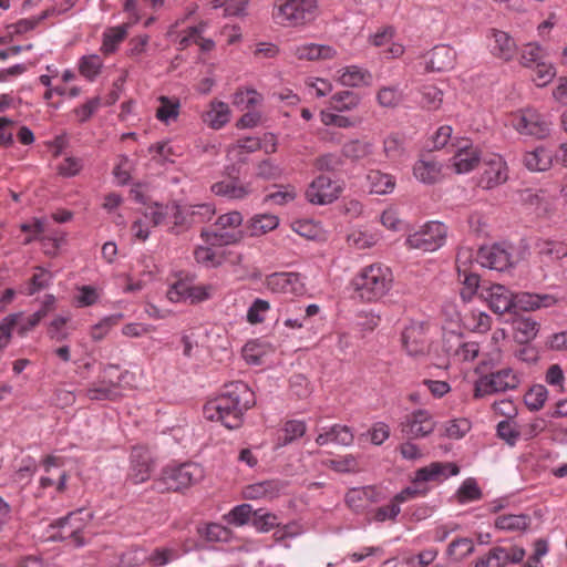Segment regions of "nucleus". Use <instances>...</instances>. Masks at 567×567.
<instances>
[{
	"label": "nucleus",
	"mask_w": 567,
	"mask_h": 567,
	"mask_svg": "<svg viewBox=\"0 0 567 567\" xmlns=\"http://www.w3.org/2000/svg\"><path fill=\"white\" fill-rule=\"evenodd\" d=\"M256 403L255 393L243 381L225 384L221 393L204 405V413L212 421H220L227 429L241 426L244 414Z\"/></svg>",
	"instance_id": "obj_1"
},
{
	"label": "nucleus",
	"mask_w": 567,
	"mask_h": 567,
	"mask_svg": "<svg viewBox=\"0 0 567 567\" xmlns=\"http://www.w3.org/2000/svg\"><path fill=\"white\" fill-rule=\"evenodd\" d=\"M393 275L389 267L372 264L363 267L352 279L351 285L357 296L367 302L378 301L392 287Z\"/></svg>",
	"instance_id": "obj_2"
},
{
	"label": "nucleus",
	"mask_w": 567,
	"mask_h": 567,
	"mask_svg": "<svg viewBox=\"0 0 567 567\" xmlns=\"http://www.w3.org/2000/svg\"><path fill=\"white\" fill-rule=\"evenodd\" d=\"M205 476L204 468L194 462L166 466L161 477L155 481L154 488L161 493L181 492L199 483Z\"/></svg>",
	"instance_id": "obj_3"
},
{
	"label": "nucleus",
	"mask_w": 567,
	"mask_h": 567,
	"mask_svg": "<svg viewBox=\"0 0 567 567\" xmlns=\"http://www.w3.org/2000/svg\"><path fill=\"white\" fill-rule=\"evenodd\" d=\"M91 519L92 514L83 508L72 512L50 524V538L54 542L71 539L76 547H81L85 544L82 533Z\"/></svg>",
	"instance_id": "obj_4"
},
{
	"label": "nucleus",
	"mask_w": 567,
	"mask_h": 567,
	"mask_svg": "<svg viewBox=\"0 0 567 567\" xmlns=\"http://www.w3.org/2000/svg\"><path fill=\"white\" fill-rule=\"evenodd\" d=\"M317 11V0H287L278 7L274 18L284 27H301L311 23Z\"/></svg>",
	"instance_id": "obj_5"
},
{
	"label": "nucleus",
	"mask_w": 567,
	"mask_h": 567,
	"mask_svg": "<svg viewBox=\"0 0 567 567\" xmlns=\"http://www.w3.org/2000/svg\"><path fill=\"white\" fill-rule=\"evenodd\" d=\"M447 227L441 221H429L421 229L408 236L405 244L411 249L435 251L446 240Z\"/></svg>",
	"instance_id": "obj_6"
},
{
	"label": "nucleus",
	"mask_w": 567,
	"mask_h": 567,
	"mask_svg": "<svg viewBox=\"0 0 567 567\" xmlns=\"http://www.w3.org/2000/svg\"><path fill=\"white\" fill-rule=\"evenodd\" d=\"M436 427V421L429 410L417 409L408 413L399 423L404 439L417 440L429 436Z\"/></svg>",
	"instance_id": "obj_7"
},
{
	"label": "nucleus",
	"mask_w": 567,
	"mask_h": 567,
	"mask_svg": "<svg viewBox=\"0 0 567 567\" xmlns=\"http://www.w3.org/2000/svg\"><path fill=\"white\" fill-rule=\"evenodd\" d=\"M519 380L512 369H502L480 378L475 383L474 398L480 399L496 392L514 390Z\"/></svg>",
	"instance_id": "obj_8"
},
{
	"label": "nucleus",
	"mask_w": 567,
	"mask_h": 567,
	"mask_svg": "<svg viewBox=\"0 0 567 567\" xmlns=\"http://www.w3.org/2000/svg\"><path fill=\"white\" fill-rule=\"evenodd\" d=\"M226 178L216 182L210 189L216 196L228 199L241 200L247 198L252 188L249 183H241L239 179L240 171L235 164L225 167Z\"/></svg>",
	"instance_id": "obj_9"
},
{
	"label": "nucleus",
	"mask_w": 567,
	"mask_h": 567,
	"mask_svg": "<svg viewBox=\"0 0 567 567\" xmlns=\"http://www.w3.org/2000/svg\"><path fill=\"white\" fill-rule=\"evenodd\" d=\"M483 172L478 179V186L483 189H493L504 184L507 178V165L502 156L489 154L482 158Z\"/></svg>",
	"instance_id": "obj_10"
},
{
	"label": "nucleus",
	"mask_w": 567,
	"mask_h": 567,
	"mask_svg": "<svg viewBox=\"0 0 567 567\" xmlns=\"http://www.w3.org/2000/svg\"><path fill=\"white\" fill-rule=\"evenodd\" d=\"M342 188L330 177L319 175L306 190V198L313 205H328L338 199Z\"/></svg>",
	"instance_id": "obj_11"
},
{
	"label": "nucleus",
	"mask_w": 567,
	"mask_h": 567,
	"mask_svg": "<svg viewBox=\"0 0 567 567\" xmlns=\"http://www.w3.org/2000/svg\"><path fill=\"white\" fill-rule=\"evenodd\" d=\"M551 123L537 111L527 109L514 120V127L523 135L545 138L550 133Z\"/></svg>",
	"instance_id": "obj_12"
},
{
	"label": "nucleus",
	"mask_w": 567,
	"mask_h": 567,
	"mask_svg": "<svg viewBox=\"0 0 567 567\" xmlns=\"http://www.w3.org/2000/svg\"><path fill=\"white\" fill-rule=\"evenodd\" d=\"M153 461L147 450L134 447L130 455L127 481L132 484L146 482L153 472Z\"/></svg>",
	"instance_id": "obj_13"
},
{
	"label": "nucleus",
	"mask_w": 567,
	"mask_h": 567,
	"mask_svg": "<svg viewBox=\"0 0 567 567\" xmlns=\"http://www.w3.org/2000/svg\"><path fill=\"white\" fill-rule=\"evenodd\" d=\"M477 261L486 268L503 271L513 265L511 252L502 245L481 247L477 251Z\"/></svg>",
	"instance_id": "obj_14"
},
{
	"label": "nucleus",
	"mask_w": 567,
	"mask_h": 567,
	"mask_svg": "<svg viewBox=\"0 0 567 567\" xmlns=\"http://www.w3.org/2000/svg\"><path fill=\"white\" fill-rule=\"evenodd\" d=\"M402 343L409 355L425 354L427 349L425 324L413 321L406 326L402 332Z\"/></svg>",
	"instance_id": "obj_15"
},
{
	"label": "nucleus",
	"mask_w": 567,
	"mask_h": 567,
	"mask_svg": "<svg viewBox=\"0 0 567 567\" xmlns=\"http://www.w3.org/2000/svg\"><path fill=\"white\" fill-rule=\"evenodd\" d=\"M460 468L454 463L433 462L427 466L421 467L415 472V484L426 482H442L450 476L457 475Z\"/></svg>",
	"instance_id": "obj_16"
},
{
	"label": "nucleus",
	"mask_w": 567,
	"mask_h": 567,
	"mask_svg": "<svg viewBox=\"0 0 567 567\" xmlns=\"http://www.w3.org/2000/svg\"><path fill=\"white\" fill-rule=\"evenodd\" d=\"M346 504L355 513H363L371 504L381 501V493L373 486L354 487L347 492Z\"/></svg>",
	"instance_id": "obj_17"
},
{
	"label": "nucleus",
	"mask_w": 567,
	"mask_h": 567,
	"mask_svg": "<svg viewBox=\"0 0 567 567\" xmlns=\"http://www.w3.org/2000/svg\"><path fill=\"white\" fill-rule=\"evenodd\" d=\"M244 236L245 233L241 229L223 228L216 224L200 233V237L207 245L217 247L238 244Z\"/></svg>",
	"instance_id": "obj_18"
},
{
	"label": "nucleus",
	"mask_w": 567,
	"mask_h": 567,
	"mask_svg": "<svg viewBox=\"0 0 567 567\" xmlns=\"http://www.w3.org/2000/svg\"><path fill=\"white\" fill-rule=\"evenodd\" d=\"M489 48L491 52L494 56L503 60V61H511L516 52H517V44L516 41L509 35V33L492 29L489 31Z\"/></svg>",
	"instance_id": "obj_19"
},
{
	"label": "nucleus",
	"mask_w": 567,
	"mask_h": 567,
	"mask_svg": "<svg viewBox=\"0 0 567 567\" xmlns=\"http://www.w3.org/2000/svg\"><path fill=\"white\" fill-rule=\"evenodd\" d=\"M456 52L450 45L441 44L434 47L427 54L426 70L444 72L454 68Z\"/></svg>",
	"instance_id": "obj_20"
},
{
	"label": "nucleus",
	"mask_w": 567,
	"mask_h": 567,
	"mask_svg": "<svg viewBox=\"0 0 567 567\" xmlns=\"http://www.w3.org/2000/svg\"><path fill=\"white\" fill-rule=\"evenodd\" d=\"M514 293L509 291L505 286L503 285H493L489 288V292L487 296V300L489 303V308L495 313H505V312H512L513 311V300Z\"/></svg>",
	"instance_id": "obj_21"
},
{
	"label": "nucleus",
	"mask_w": 567,
	"mask_h": 567,
	"mask_svg": "<svg viewBox=\"0 0 567 567\" xmlns=\"http://www.w3.org/2000/svg\"><path fill=\"white\" fill-rule=\"evenodd\" d=\"M354 435L352 430L347 425L334 424L328 429H323L317 439L316 443L318 445H326L329 442H333L336 444L349 446L353 443Z\"/></svg>",
	"instance_id": "obj_22"
},
{
	"label": "nucleus",
	"mask_w": 567,
	"mask_h": 567,
	"mask_svg": "<svg viewBox=\"0 0 567 567\" xmlns=\"http://www.w3.org/2000/svg\"><path fill=\"white\" fill-rule=\"evenodd\" d=\"M536 251L540 262L549 265L567 256V245L557 240H538Z\"/></svg>",
	"instance_id": "obj_23"
},
{
	"label": "nucleus",
	"mask_w": 567,
	"mask_h": 567,
	"mask_svg": "<svg viewBox=\"0 0 567 567\" xmlns=\"http://www.w3.org/2000/svg\"><path fill=\"white\" fill-rule=\"evenodd\" d=\"M481 161L477 148L467 143L458 148L453 156V166L457 174H465L473 171Z\"/></svg>",
	"instance_id": "obj_24"
},
{
	"label": "nucleus",
	"mask_w": 567,
	"mask_h": 567,
	"mask_svg": "<svg viewBox=\"0 0 567 567\" xmlns=\"http://www.w3.org/2000/svg\"><path fill=\"white\" fill-rule=\"evenodd\" d=\"M442 166L431 155L419 159L413 167V174L424 184H434L440 179Z\"/></svg>",
	"instance_id": "obj_25"
},
{
	"label": "nucleus",
	"mask_w": 567,
	"mask_h": 567,
	"mask_svg": "<svg viewBox=\"0 0 567 567\" xmlns=\"http://www.w3.org/2000/svg\"><path fill=\"white\" fill-rule=\"evenodd\" d=\"M111 370H118V365L109 364L104 368V375L100 385L89 388L85 395L92 401L114 400L116 396V384L112 380L106 381V373Z\"/></svg>",
	"instance_id": "obj_26"
},
{
	"label": "nucleus",
	"mask_w": 567,
	"mask_h": 567,
	"mask_svg": "<svg viewBox=\"0 0 567 567\" xmlns=\"http://www.w3.org/2000/svg\"><path fill=\"white\" fill-rule=\"evenodd\" d=\"M515 339L518 343L525 344L534 340L539 331V323L530 317H517L513 321Z\"/></svg>",
	"instance_id": "obj_27"
},
{
	"label": "nucleus",
	"mask_w": 567,
	"mask_h": 567,
	"mask_svg": "<svg viewBox=\"0 0 567 567\" xmlns=\"http://www.w3.org/2000/svg\"><path fill=\"white\" fill-rule=\"evenodd\" d=\"M336 50L332 47L308 43L299 45L295 49V55L299 60H319L332 59L336 55Z\"/></svg>",
	"instance_id": "obj_28"
},
{
	"label": "nucleus",
	"mask_w": 567,
	"mask_h": 567,
	"mask_svg": "<svg viewBox=\"0 0 567 567\" xmlns=\"http://www.w3.org/2000/svg\"><path fill=\"white\" fill-rule=\"evenodd\" d=\"M168 220L172 224L169 231L176 235L193 226L187 205L171 204Z\"/></svg>",
	"instance_id": "obj_29"
},
{
	"label": "nucleus",
	"mask_w": 567,
	"mask_h": 567,
	"mask_svg": "<svg viewBox=\"0 0 567 567\" xmlns=\"http://www.w3.org/2000/svg\"><path fill=\"white\" fill-rule=\"evenodd\" d=\"M307 431L306 423L299 420L287 421L278 434L276 440V447H284L291 444L293 441L302 437Z\"/></svg>",
	"instance_id": "obj_30"
},
{
	"label": "nucleus",
	"mask_w": 567,
	"mask_h": 567,
	"mask_svg": "<svg viewBox=\"0 0 567 567\" xmlns=\"http://www.w3.org/2000/svg\"><path fill=\"white\" fill-rule=\"evenodd\" d=\"M374 146L372 143L360 140H352L343 144L342 156L352 161L359 162L368 158L373 154Z\"/></svg>",
	"instance_id": "obj_31"
},
{
	"label": "nucleus",
	"mask_w": 567,
	"mask_h": 567,
	"mask_svg": "<svg viewBox=\"0 0 567 567\" xmlns=\"http://www.w3.org/2000/svg\"><path fill=\"white\" fill-rule=\"evenodd\" d=\"M340 82L346 86L352 87L370 85L372 82V74L357 65H351L341 70Z\"/></svg>",
	"instance_id": "obj_32"
},
{
	"label": "nucleus",
	"mask_w": 567,
	"mask_h": 567,
	"mask_svg": "<svg viewBox=\"0 0 567 567\" xmlns=\"http://www.w3.org/2000/svg\"><path fill=\"white\" fill-rule=\"evenodd\" d=\"M524 165L532 172H544L551 165V154L544 147H537L524 155Z\"/></svg>",
	"instance_id": "obj_33"
},
{
	"label": "nucleus",
	"mask_w": 567,
	"mask_h": 567,
	"mask_svg": "<svg viewBox=\"0 0 567 567\" xmlns=\"http://www.w3.org/2000/svg\"><path fill=\"white\" fill-rule=\"evenodd\" d=\"M279 225V218L276 215L262 214L254 216L247 225V229L251 237L264 235L274 230Z\"/></svg>",
	"instance_id": "obj_34"
},
{
	"label": "nucleus",
	"mask_w": 567,
	"mask_h": 567,
	"mask_svg": "<svg viewBox=\"0 0 567 567\" xmlns=\"http://www.w3.org/2000/svg\"><path fill=\"white\" fill-rule=\"evenodd\" d=\"M230 111L228 104L224 102H212L210 110L204 115V121L210 127L218 130L229 122Z\"/></svg>",
	"instance_id": "obj_35"
},
{
	"label": "nucleus",
	"mask_w": 567,
	"mask_h": 567,
	"mask_svg": "<svg viewBox=\"0 0 567 567\" xmlns=\"http://www.w3.org/2000/svg\"><path fill=\"white\" fill-rule=\"evenodd\" d=\"M530 524L529 516L525 514L501 515L495 519V527L501 530L517 532L526 530Z\"/></svg>",
	"instance_id": "obj_36"
},
{
	"label": "nucleus",
	"mask_w": 567,
	"mask_h": 567,
	"mask_svg": "<svg viewBox=\"0 0 567 567\" xmlns=\"http://www.w3.org/2000/svg\"><path fill=\"white\" fill-rule=\"evenodd\" d=\"M403 91L399 85L382 86L377 93V101L382 107L394 109L403 101Z\"/></svg>",
	"instance_id": "obj_37"
},
{
	"label": "nucleus",
	"mask_w": 567,
	"mask_h": 567,
	"mask_svg": "<svg viewBox=\"0 0 567 567\" xmlns=\"http://www.w3.org/2000/svg\"><path fill=\"white\" fill-rule=\"evenodd\" d=\"M360 100V96L352 91H340L331 96V107L337 112L351 111L359 105Z\"/></svg>",
	"instance_id": "obj_38"
},
{
	"label": "nucleus",
	"mask_w": 567,
	"mask_h": 567,
	"mask_svg": "<svg viewBox=\"0 0 567 567\" xmlns=\"http://www.w3.org/2000/svg\"><path fill=\"white\" fill-rule=\"evenodd\" d=\"M49 11H44L37 18L21 19L18 22L8 25L9 37L1 38L0 43H8L13 34H22L33 30L42 20L49 17Z\"/></svg>",
	"instance_id": "obj_39"
},
{
	"label": "nucleus",
	"mask_w": 567,
	"mask_h": 567,
	"mask_svg": "<svg viewBox=\"0 0 567 567\" xmlns=\"http://www.w3.org/2000/svg\"><path fill=\"white\" fill-rule=\"evenodd\" d=\"M548 398V390L543 384H534L524 395V403L529 411L536 412L543 409Z\"/></svg>",
	"instance_id": "obj_40"
},
{
	"label": "nucleus",
	"mask_w": 567,
	"mask_h": 567,
	"mask_svg": "<svg viewBox=\"0 0 567 567\" xmlns=\"http://www.w3.org/2000/svg\"><path fill=\"white\" fill-rule=\"evenodd\" d=\"M420 103L427 110H437L443 102V92L434 84H424L420 87Z\"/></svg>",
	"instance_id": "obj_41"
},
{
	"label": "nucleus",
	"mask_w": 567,
	"mask_h": 567,
	"mask_svg": "<svg viewBox=\"0 0 567 567\" xmlns=\"http://www.w3.org/2000/svg\"><path fill=\"white\" fill-rule=\"evenodd\" d=\"M475 546L471 538H456L447 546L446 554L452 559L460 561L474 553Z\"/></svg>",
	"instance_id": "obj_42"
},
{
	"label": "nucleus",
	"mask_w": 567,
	"mask_h": 567,
	"mask_svg": "<svg viewBox=\"0 0 567 567\" xmlns=\"http://www.w3.org/2000/svg\"><path fill=\"white\" fill-rule=\"evenodd\" d=\"M299 280L295 272H275L267 277V286L274 291L287 292L290 286Z\"/></svg>",
	"instance_id": "obj_43"
},
{
	"label": "nucleus",
	"mask_w": 567,
	"mask_h": 567,
	"mask_svg": "<svg viewBox=\"0 0 567 567\" xmlns=\"http://www.w3.org/2000/svg\"><path fill=\"white\" fill-rule=\"evenodd\" d=\"M127 28L125 24L109 28L103 33L102 49L106 53H112L116 50L117 45L125 39Z\"/></svg>",
	"instance_id": "obj_44"
},
{
	"label": "nucleus",
	"mask_w": 567,
	"mask_h": 567,
	"mask_svg": "<svg viewBox=\"0 0 567 567\" xmlns=\"http://www.w3.org/2000/svg\"><path fill=\"white\" fill-rule=\"evenodd\" d=\"M483 496L482 489L480 488L475 478H466L456 492L458 503L465 504L473 501H478Z\"/></svg>",
	"instance_id": "obj_45"
},
{
	"label": "nucleus",
	"mask_w": 567,
	"mask_h": 567,
	"mask_svg": "<svg viewBox=\"0 0 567 567\" xmlns=\"http://www.w3.org/2000/svg\"><path fill=\"white\" fill-rule=\"evenodd\" d=\"M214 246H199L194 251L195 260L206 268H216L223 264V256L215 252Z\"/></svg>",
	"instance_id": "obj_46"
},
{
	"label": "nucleus",
	"mask_w": 567,
	"mask_h": 567,
	"mask_svg": "<svg viewBox=\"0 0 567 567\" xmlns=\"http://www.w3.org/2000/svg\"><path fill=\"white\" fill-rule=\"evenodd\" d=\"M250 525L254 526L257 532L267 533L277 527L279 523L276 515L266 512L264 508H258L254 511Z\"/></svg>",
	"instance_id": "obj_47"
},
{
	"label": "nucleus",
	"mask_w": 567,
	"mask_h": 567,
	"mask_svg": "<svg viewBox=\"0 0 567 567\" xmlns=\"http://www.w3.org/2000/svg\"><path fill=\"white\" fill-rule=\"evenodd\" d=\"M254 508L250 504L244 503L235 506L227 515V520L234 526L250 524L254 516Z\"/></svg>",
	"instance_id": "obj_48"
},
{
	"label": "nucleus",
	"mask_w": 567,
	"mask_h": 567,
	"mask_svg": "<svg viewBox=\"0 0 567 567\" xmlns=\"http://www.w3.org/2000/svg\"><path fill=\"white\" fill-rule=\"evenodd\" d=\"M368 178L371 182L372 192L375 194H386L394 188V179L389 174L374 171L368 175Z\"/></svg>",
	"instance_id": "obj_49"
},
{
	"label": "nucleus",
	"mask_w": 567,
	"mask_h": 567,
	"mask_svg": "<svg viewBox=\"0 0 567 567\" xmlns=\"http://www.w3.org/2000/svg\"><path fill=\"white\" fill-rule=\"evenodd\" d=\"M496 434L509 446L516 445L520 437V432L518 431L516 424L511 420H503L498 422L496 426Z\"/></svg>",
	"instance_id": "obj_50"
},
{
	"label": "nucleus",
	"mask_w": 567,
	"mask_h": 567,
	"mask_svg": "<svg viewBox=\"0 0 567 567\" xmlns=\"http://www.w3.org/2000/svg\"><path fill=\"white\" fill-rule=\"evenodd\" d=\"M463 275V287L461 289V297L464 301H470L480 288V276L474 272H467L458 268V276Z\"/></svg>",
	"instance_id": "obj_51"
},
{
	"label": "nucleus",
	"mask_w": 567,
	"mask_h": 567,
	"mask_svg": "<svg viewBox=\"0 0 567 567\" xmlns=\"http://www.w3.org/2000/svg\"><path fill=\"white\" fill-rule=\"evenodd\" d=\"M261 100L260 94L254 89L239 90L234 94L233 103L240 110L255 106Z\"/></svg>",
	"instance_id": "obj_52"
},
{
	"label": "nucleus",
	"mask_w": 567,
	"mask_h": 567,
	"mask_svg": "<svg viewBox=\"0 0 567 567\" xmlns=\"http://www.w3.org/2000/svg\"><path fill=\"white\" fill-rule=\"evenodd\" d=\"M533 81L536 83L537 86L547 85L556 75V71L553 64L546 63L544 61L537 62V64L533 65Z\"/></svg>",
	"instance_id": "obj_53"
},
{
	"label": "nucleus",
	"mask_w": 567,
	"mask_h": 567,
	"mask_svg": "<svg viewBox=\"0 0 567 567\" xmlns=\"http://www.w3.org/2000/svg\"><path fill=\"white\" fill-rule=\"evenodd\" d=\"M22 312L11 313L0 322V351L4 349L12 336V329L17 326Z\"/></svg>",
	"instance_id": "obj_54"
},
{
	"label": "nucleus",
	"mask_w": 567,
	"mask_h": 567,
	"mask_svg": "<svg viewBox=\"0 0 567 567\" xmlns=\"http://www.w3.org/2000/svg\"><path fill=\"white\" fill-rule=\"evenodd\" d=\"M313 166L321 172H337L343 166V161L338 154L327 153L317 157Z\"/></svg>",
	"instance_id": "obj_55"
},
{
	"label": "nucleus",
	"mask_w": 567,
	"mask_h": 567,
	"mask_svg": "<svg viewBox=\"0 0 567 567\" xmlns=\"http://www.w3.org/2000/svg\"><path fill=\"white\" fill-rule=\"evenodd\" d=\"M102 61L99 55L83 56L80 62V73L90 81H93L100 73Z\"/></svg>",
	"instance_id": "obj_56"
},
{
	"label": "nucleus",
	"mask_w": 567,
	"mask_h": 567,
	"mask_svg": "<svg viewBox=\"0 0 567 567\" xmlns=\"http://www.w3.org/2000/svg\"><path fill=\"white\" fill-rule=\"evenodd\" d=\"M161 105L156 110V117L165 123H168L171 120H174L178 115L179 103L178 101H172L166 96H162Z\"/></svg>",
	"instance_id": "obj_57"
},
{
	"label": "nucleus",
	"mask_w": 567,
	"mask_h": 567,
	"mask_svg": "<svg viewBox=\"0 0 567 567\" xmlns=\"http://www.w3.org/2000/svg\"><path fill=\"white\" fill-rule=\"evenodd\" d=\"M169 215V205H162L154 203L144 213L146 219H148L153 226H159L166 223Z\"/></svg>",
	"instance_id": "obj_58"
},
{
	"label": "nucleus",
	"mask_w": 567,
	"mask_h": 567,
	"mask_svg": "<svg viewBox=\"0 0 567 567\" xmlns=\"http://www.w3.org/2000/svg\"><path fill=\"white\" fill-rule=\"evenodd\" d=\"M192 224H200L212 219L215 208L210 204L187 205Z\"/></svg>",
	"instance_id": "obj_59"
},
{
	"label": "nucleus",
	"mask_w": 567,
	"mask_h": 567,
	"mask_svg": "<svg viewBox=\"0 0 567 567\" xmlns=\"http://www.w3.org/2000/svg\"><path fill=\"white\" fill-rule=\"evenodd\" d=\"M198 532L208 542H224L227 540L229 536V530L216 523L208 524L204 528H198Z\"/></svg>",
	"instance_id": "obj_60"
},
{
	"label": "nucleus",
	"mask_w": 567,
	"mask_h": 567,
	"mask_svg": "<svg viewBox=\"0 0 567 567\" xmlns=\"http://www.w3.org/2000/svg\"><path fill=\"white\" fill-rule=\"evenodd\" d=\"M470 422L465 419L453 420L445 424L444 435L449 439L460 440L470 431Z\"/></svg>",
	"instance_id": "obj_61"
},
{
	"label": "nucleus",
	"mask_w": 567,
	"mask_h": 567,
	"mask_svg": "<svg viewBox=\"0 0 567 567\" xmlns=\"http://www.w3.org/2000/svg\"><path fill=\"white\" fill-rule=\"evenodd\" d=\"M543 49L535 43H528L522 51V64L526 68H533L537 62H542Z\"/></svg>",
	"instance_id": "obj_62"
},
{
	"label": "nucleus",
	"mask_w": 567,
	"mask_h": 567,
	"mask_svg": "<svg viewBox=\"0 0 567 567\" xmlns=\"http://www.w3.org/2000/svg\"><path fill=\"white\" fill-rule=\"evenodd\" d=\"M383 148L389 158H398L403 153V138L399 134H391L384 140Z\"/></svg>",
	"instance_id": "obj_63"
},
{
	"label": "nucleus",
	"mask_w": 567,
	"mask_h": 567,
	"mask_svg": "<svg viewBox=\"0 0 567 567\" xmlns=\"http://www.w3.org/2000/svg\"><path fill=\"white\" fill-rule=\"evenodd\" d=\"M505 548L494 547L488 554L476 560L474 567H504V561H499V554H504Z\"/></svg>",
	"instance_id": "obj_64"
}]
</instances>
